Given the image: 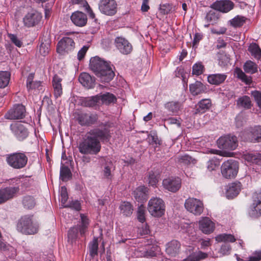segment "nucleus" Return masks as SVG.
Wrapping results in <instances>:
<instances>
[{"instance_id":"60","label":"nucleus","mask_w":261,"mask_h":261,"mask_svg":"<svg viewBox=\"0 0 261 261\" xmlns=\"http://www.w3.org/2000/svg\"><path fill=\"white\" fill-rule=\"evenodd\" d=\"M251 95L253 97L258 107L261 109V92L256 90L252 91Z\"/></svg>"},{"instance_id":"29","label":"nucleus","mask_w":261,"mask_h":261,"mask_svg":"<svg viewBox=\"0 0 261 261\" xmlns=\"http://www.w3.org/2000/svg\"><path fill=\"white\" fill-rule=\"evenodd\" d=\"M189 88L191 94L193 95H197L207 92L206 86L199 81H196L194 83L190 85Z\"/></svg>"},{"instance_id":"52","label":"nucleus","mask_w":261,"mask_h":261,"mask_svg":"<svg viewBox=\"0 0 261 261\" xmlns=\"http://www.w3.org/2000/svg\"><path fill=\"white\" fill-rule=\"evenodd\" d=\"M49 51V44L48 42H42L39 46V51L43 56H46Z\"/></svg>"},{"instance_id":"43","label":"nucleus","mask_w":261,"mask_h":261,"mask_svg":"<svg viewBox=\"0 0 261 261\" xmlns=\"http://www.w3.org/2000/svg\"><path fill=\"white\" fill-rule=\"evenodd\" d=\"M10 74L8 71H0V88H4L9 84Z\"/></svg>"},{"instance_id":"40","label":"nucleus","mask_w":261,"mask_h":261,"mask_svg":"<svg viewBox=\"0 0 261 261\" xmlns=\"http://www.w3.org/2000/svg\"><path fill=\"white\" fill-rule=\"evenodd\" d=\"M248 50L255 58L261 60V49L257 44L256 43L251 44L248 48Z\"/></svg>"},{"instance_id":"25","label":"nucleus","mask_w":261,"mask_h":261,"mask_svg":"<svg viewBox=\"0 0 261 261\" xmlns=\"http://www.w3.org/2000/svg\"><path fill=\"white\" fill-rule=\"evenodd\" d=\"M249 141L255 143L261 142V126H255L249 129L248 134Z\"/></svg>"},{"instance_id":"8","label":"nucleus","mask_w":261,"mask_h":261,"mask_svg":"<svg viewBox=\"0 0 261 261\" xmlns=\"http://www.w3.org/2000/svg\"><path fill=\"white\" fill-rule=\"evenodd\" d=\"M98 116L96 114L77 112L75 113V119L81 126H91L96 123Z\"/></svg>"},{"instance_id":"46","label":"nucleus","mask_w":261,"mask_h":261,"mask_svg":"<svg viewBox=\"0 0 261 261\" xmlns=\"http://www.w3.org/2000/svg\"><path fill=\"white\" fill-rule=\"evenodd\" d=\"M220 162L219 159L213 158L207 163V168L210 171L218 169L220 166Z\"/></svg>"},{"instance_id":"14","label":"nucleus","mask_w":261,"mask_h":261,"mask_svg":"<svg viewBox=\"0 0 261 261\" xmlns=\"http://www.w3.org/2000/svg\"><path fill=\"white\" fill-rule=\"evenodd\" d=\"M248 214L253 218L261 216V192L256 194L253 196L252 203L249 206Z\"/></svg>"},{"instance_id":"56","label":"nucleus","mask_w":261,"mask_h":261,"mask_svg":"<svg viewBox=\"0 0 261 261\" xmlns=\"http://www.w3.org/2000/svg\"><path fill=\"white\" fill-rule=\"evenodd\" d=\"M0 250L3 251L10 250L12 253L11 255H9V256L14 257L15 255V251L14 249L11 246L9 245L6 244L5 243L3 242L0 240Z\"/></svg>"},{"instance_id":"26","label":"nucleus","mask_w":261,"mask_h":261,"mask_svg":"<svg viewBox=\"0 0 261 261\" xmlns=\"http://www.w3.org/2000/svg\"><path fill=\"white\" fill-rule=\"evenodd\" d=\"M241 190L240 182H232L230 184L226 191V196L228 199H231L237 196Z\"/></svg>"},{"instance_id":"36","label":"nucleus","mask_w":261,"mask_h":261,"mask_svg":"<svg viewBox=\"0 0 261 261\" xmlns=\"http://www.w3.org/2000/svg\"><path fill=\"white\" fill-rule=\"evenodd\" d=\"M120 212L126 217H129L133 212V207L132 204L127 201H123L119 206Z\"/></svg>"},{"instance_id":"63","label":"nucleus","mask_w":261,"mask_h":261,"mask_svg":"<svg viewBox=\"0 0 261 261\" xmlns=\"http://www.w3.org/2000/svg\"><path fill=\"white\" fill-rule=\"evenodd\" d=\"M88 46H84L77 53V59L79 60H82L85 57V55L88 49Z\"/></svg>"},{"instance_id":"34","label":"nucleus","mask_w":261,"mask_h":261,"mask_svg":"<svg viewBox=\"0 0 261 261\" xmlns=\"http://www.w3.org/2000/svg\"><path fill=\"white\" fill-rule=\"evenodd\" d=\"M100 101V97L96 95L81 99V105L86 107H92L97 105Z\"/></svg>"},{"instance_id":"22","label":"nucleus","mask_w":261,"mask_h":261,"mask_svg":"<svg viewBox=\"0 0 261 261\" xmlns=\"http://www.w3.org/2000/svg\"><path fill=\"white\" fill-rule=\"evenodd\" d=\"M133 194L136 201L144 203L148 198V188L145 186H140L136 189Z\"/></svg>"},{"instance_id":"27","label":"nucleus","mask_w":261,"mask_h":261,"mask_svg":"<svg viewBox=\"0 0 261 261\" xmlns=\"http://www.w3.org/2000/svg\"><path fill=\"white\" fill-rule=\"evenodd\" d=\"M180 248V243L176 240H172L166 244V252L168 255L175 256L179 253Z\"/></svg>"},{"instance_id":"61","label":"nucleus","mask_w":261,"mask_h":261,"mask_svg":"<svg viewBox=\"0 0 261 261\" xmlns=\"http://www.w3.org/2000/svg\"><path fill=\"white\" fill-rule=\"evenodd\" d=\"M165 121L168 124H176L178 127L180 126V118L170 117L165 119Z\"/></svg>"},{"instance_id":"37","label":"nucleus","mask_w":261,"mask_h":261,"mask_svg":"<svg viewBox=\"0 0 261 261\" xmlns=\"http://www.w3.org/2000/svg\"><path fill=\"white\" fill-rule=\"evenodd\" d=\"M176 161L184 165H194L196 163V160L195 159L187 154L178 155L176 159Z\"/></svg>"},{"instance_id":"12","label":"nucleus","mask_w":261,"mask_h":261,"mask_svg":"<svg viewBox=\"0 0 261 261\" xmlns=\"http://www.w3.org/2000/svg\"><path fill=\"white\" fill-rule=\"evenodd\" d=\"M74 47L75 43L73 39L70 37H65L58 42L57 51L63 55L72 51Z\"/></svg>"},{"instance_id":"51","label":"nucleus","mask_w":261,"mask_h":261,"mask_svg":"<svg viewBox=\"0 0 261 261\" xmlns=\"http://www.w3.org/2000/svg\"><path fill=\"white\" fill-rule=\"evenodd\" d=\"M145 207L141 204L139 206L137 211V218L139 221L141 223H143L145 221Z\"/></svg>"},{"instance_id":"53","label":"nucleus","mask_w":261,"mask_h":261,"mask_svg":"<svg viewBox=\"0 0 261 261\" xmlns=\"http://www.w3.org/2000/svg\"><path fill=\"white\" fill-rule=\"evenodd\" d=\"M68 198V194L67 192L66 188L63 186L60 189V200H61V203L64 205H66Z\"/></svg>"},{"instance_id":"54","label":"nucleus","mask_w":261,"mask_h":261,"mask_svg":"<svg viewBox=\"0 0 261 261\" xmlns=\"http://www.w3.org/2000/svg\"><path fill=\"white\" fill-rule=\"evenodd\" d=\"M203 66L200 63H196L193 66V74L199 75L202 73L203 71Z\"/></svg>"},{"instance_id":"18","label":"nucleus","mask_w":261,"mask_h":261,"mask_svg":"<svg viewBox=\"0 0 261 261\" xmlns=\"http://www.w3.org/2000/svg\"><path fill=\"white\" fill-rule=\"evenodd\" d=\"M234 3L230 0L217 1L212 4L211 8L223 13H227L234 7Z\"/></svg>"},{"instance_id":"5","label":"nucleus","mask_w":261,"mask_h":261,"mask_svg":"<svg viewBox=\"0 0 261 261\" xmlns=\"http://www.w3.org/2000/svg\"><path fill=\"white\" fill-rule=\"evenodd\" d=\"M89 219L83 214H81V222L80 224L71 227L68 232V241L71 243L75 242L78 238V233L81 236L84 235L89 225Z\"/></svg>"},{"instance_id":"10","label":"nucleus","mask_w":261,"mask_h":261,"mask_svg":"<svg viewBox=\"0 0 261 261\" xmlns=\"http://www.w3.org/2000/svg\"><path fill=\"white\" fill-rule=\"evenodd\" d=\"M217 145L220 149L233 150L238 146V140L234 136L227 135L219 138Z\"/></svg>"},{"instance_id":"7","label":"nucleus","mask_w":261,"mask_h":261,"mask_svg":"<svg viewBox=\"0 0 261 261\" xmlns=\"http://www.w3.org/2000/svg\"><path fill=\"white\" fill-rule=\"evenodd\" d=\"M221 173L226 178L234 177L238 173L239 169L238 162L234 160H228L224 162L221 167Z\"/></svg>"},{"instance_id":"11","label":"nucleus","mask_w":261,"mask_h":261,"mask_svg":"<svg viewBox=\"0 0 261 261\" xmlns=\"http://www.w3.org/2000/svg\"><path fill=\"white\" fill-rule=\"evenodd\" d=\"M185 207L188 211L195 215H200L203 211L202 202L194 198L187 199L185 203Z\"/></svg>"},{"instance_id":"24","label":"nucleus","mask_w":261,"mask_h":261,"mask_svg":"<svg viewBox=\"0 0 261 261\" xmlns=\"http://www.w3.org/2000/svg\"><path fill=\"white\" fill-rule=\"evenodd\" d=\"M1 189L4 195L6 201L15 198L17 196V194L20 190L18 186L7 187L5 188H2Z\"/></svg>"},{"instance_id":"31","label":"nucleus","mask_w":261,"mask_h":261,"mask_svg":"<svg viewBox=\"0 0 261 261\" xmlns=\"http://www.w3.org/2000/svg\"><path fill=\"white\" fill-rule=\"evenodd\" d=\"M62 79L58 75H55L53 79L52 84L54 91V96L57 98L62 94Z\"/></svg>"},{"instance_id":"1","label":"nucleus","mask_w":261,"mask_h":261,"mask_svg":"<svg viewBox=\"0 0 261 261\" xmlns=\"http://www.w3.org/2000/svg\"><path fill=\"white\" fill-rule=\"evenodd\" d=\"M111 137L110 129L102 124L86 134L79 144V151L84 155H96L101 150L100 141L108 142Z\"/></svg>"},{"instance_id":"15","label":"nucleus","mask_w":261,"mask_h":261,"mask_svg":"<svg viewBox=\"0 0 261 261\" xmlns=\"http://www.w3.org/2000/svg\"><path fill=\"white\" fill-rule=\"evenodd\" d=\"M42 19L41 13L35 10L28 12L23 18L24 25L31 28L38 24Z\"/></svg>"},{"instance_id":"23","label":"nucleus","mask_w":261,"mask_h":261,"mask_svg":"<svg viewBox=\"0 0 261 261\" xmlns=\"http://www.w3.org/2000/svg\"><path fill=\"white\" fill-rule=\"evenodd\" d=\"M79 81L84 87L88 89L93 88L95 85L94 77H92L89 74L86 72L80 74Z\"/></svg>"},{"instance_id":"17","label":"nucleus","mask_w":261,"mask_h":261,"mask_svg":"<svg viewBox=\"0 0 261 261\" xmlns=\"http://www.w3.org/2000/svg\"><path fill=\"white\" fill-rule=\"evenodd\" d=\"M25 108L22 105H17L10 109L5 115L7 119H21L25 116Z\"/></svg>"},{"instance_id":"9","label":"nucleus","mask_w":261,"mask_h":261,"mask_svg":"<svg viewBox=\"0 0 261 261\" xmlns=\"http://www.w3.org/2000/svg\"><path fill=\"white\" fill-rule=\"evenodd\" d=\"M100 12L107 16L114 15L117 11V4L115 0H100L98 4Z\"/></svg>"},{"instance_id":"13","label":"nucleus","mask_w":261,"mask_h":261,"mask_svg":"<svg viewBox=\"0 0 261 261\" xmlns=\"http://www.w3.org/2000/svg\"><path fill=\"white\" fill-rule=\"evenodd\" d=\"M10 128L12 134L19 141H23L29 136V132L28 128L20 123H12L10 125Z\"/></svg>"},{"instance_id":"4","label":"nucleus","mask_w":261,"mask_h":261,"mask_svg":"<svg viewBox=\"0 0 261 261\" xmlns=\"http://www.w3.org/2000/svg\"><path fill=\"white\" fill-rule=\"evenodd\" d=\"M29 154V152L20 151L11 153L6 155V161L13 169H21L27 166Z\"/></svg>"},{"instance_id":"57","label":"nucleus","mask_w":261,"mask_h":261,"mask_svg":"<svg viewBox=\"0 0 261 261\" xmlns=\"http://www.w3.org/2000/svg\"><path fill=\"white\" fill-rule=\"evenodd\" d=\"M231 251V246L230 245L227 243H224L223 245H222L220 249V253H221L223 255H228L230 253Z\"/></svg>"},{"instance_id":"45","label":"nucleus","mask_w":261,"mask_h":261,"mask_svg":"<svg viewBox=\"0 0 261 261\" xmlns=\"http://www.w3.org/2000/svg\"><path fill=\"white\" fill-rule=\"evenodd\" d=\"M247 18L242 16L237 15L232 18L230 21V24L232 26L238 28L242 26L246 22Z\"/></svg>"},{"instance_id":"41","label":"nucleus","mask_w":261,"mask_h":261,"mask_svg":"<svg viewBox=\"0 0 261 261\" xmlns=\"http://www.w3.org/2000/svg\"><path fill=\"white\" fill-rule=\"evenodd\" d=\"M243 69L245 72L253 74L257 71V66L255 63L248 61L244 64Z\"/></svg>"},{"instance_id":"30","label":"nucleus","mask_w":261,"mask_h":261,"mask_svg":"<svg viewBox=\"0 0 261 261\" xmlns=\"http://www.w3.org/2000/svg\"><path fill=\"white\" fill-rule=\"evenodd\" d=\"M243 158L252 164L261 165V154L257 152H246L243 155Z\"/></svg>"},{"instance_id":"35","label":"nucleus","mask_w":261,"mask_h":261,"mask_svg":"<svg viewBox=\"0 0 261 261\" xmlns=\"http://www.w3.org/2000/svg\"><path fill=\"white\" fill-rule=\"evenodd\" d=\"M165 109L173 114H177L182 107V104L178 101H169L164 105Z\"/></svg>"},{"instance_id":"16","label":"nucleus","mask_w":261,"mask_h":261,"mask_svg":"<svg viewBox=\"0 0 261 261\" xmlns=\"http://www.w3.org/2000/svg\"><path fill=\"white\" fill-rule=\"evenodd\" d=\"M114 44L119 51L123 55H128L133 50L132 44L123 37H117L114 40Z\"/></svg>"},{"instance_id":"20","label":"nucleus","mask_w":261,"mask_h":261,"mask_svg":"<svg viewBox=\"0 0 261 261\" xmlns=\"http://www.w3.org/2000/svg\"><path fill=\"white\" fill-rule=\"evenodd\" d=\"M70 19L74 24L81 27L85 26L87 22V15L79 11L73 12L70 16Z\"/></svg>"},{"instance_id":"32","label":"nucleus","mask_w":261,"mask_h":261,"mask_svg":"<svg viewBox=\"0 0 261 261\" xmlns=\"http://www.w3.org/2000/svg\"><path fill=\"white\" fill-rule=\"evenodd\" d=\"M227 75L224 73L212 74L207 76V81L211 84L218 85L223 83Z\"/></svg>"},{"instance_id":"33","label":"nucleus","mask_w":261,"mask_h":261,"mask_svg":"<svg viewBox=\"0 0 261 261\" xmlns=\"http://www.w3.org/2000/svg\"><path fill=\"white\" fill-rule=\"evenodd\" d=\"M211 106V101L210 99L201 100L195 106V113H203L209 109Z\"/></svg>"},{"instance_id":"28","label":"nucleus","mask_w":261,"mask_h":261,"mask_svg":"<svg viewBox=\"0 0 261 261\" xmlns=\"http://www.w3.org/2000/svg\"><path fill=\"white\" fill-rule=\"evenodd\" d=\"M219 18V13L214 10L209 11L206 14L204 20L207 22L204 25L205 28H208L211 24L216 23Z\"/></svg>"},{"instance_id":"47","label":"nucleus","mask_w":261,"mask_h":261,"mask_svg":"<svg viewBox=\"0 0 261 261\" xmlns=\"http://www.w3.org/2000/svg\"><path fill=\"white\" fill-rule=\"evenodd\" d=\"M235 72L237 75V77L241 80L242 82L245 83L246 84H249L251 83V78L246 75L241 69L236 68Z\"/></svg>"},{"instance_id":"42","label":"nucleus","mask_w":261,"mask_h":261,"mask_svg":"<svg viewBox=\"0 0 261 261\" xmlns=\"http://www.w3.org/2000/svg\"><path fill=\"white\" fill-rule=\"evenodd\" d=\"M71 177V173L69 168L65 166H61L60 168V178L63 181H65L69 180Z\"/></svg>"},{"instance_id":"21","label":"nucleus","mask_w":261,"mask_h":261,"mask_svg":"<svg viewBox=\"0 0 261 261\" xmlns=\"http://www.w3.org/2000/svg\"><path fill=\"white\" fill-rule=\"evenodd\" d=\"M199 228L205 234L212 233L215 229V224L208 218H202L199 221Z\"/></svg>"},{"instance_id":"6","label":"nucleus","mask_w":261,"mask_h":261,"mask_svg":"<svg viewBox=\"0 0 261 261\" xmlns=\"http://www.w3.org/2000/svg\"><path fill=\"white\" fill-rule=\"evenodd\" d=\"M165 207L163 200L156 197L151 198L148 203V212L154 217H161L164 214Z\"/></svg>"},{"instance_id":"39","label":"nucleus","mask_w":261,"mask_h":261,"mask_svg":"<svg viewBox=\"0 0 261 261\" xmlns=\"http://www.w3.org/2000/svg\"><path fill=\"white\" fill-rule=\"evenodd\" d=\"M22 204L25 208L32 209L36 205V201L33 196L26 195L22 198Z\"/></svg>"},{"instance_id":"62","label":"nucleus","mask_w":261,"mask_h":261,"mask_svg":"<svg viewBox=\"0 0 261 261\" xmlns=\"http://www.w3.org/2000/svg\"><path fill=\"white\" fill-rule=\"evenodd\" d=\"M149 138H151V139L149 140V143L150 144L160 145L161 144V141L159 139L156 134H150Z\"/></svg>"},{"instance_id":"55","label":"nucleus","mask_w":261,"mask_h":261,"mask_svg":"<svg viewBox=\"0 0 261 261\" xmlns=\"http://www.w3.org/2000/svg\"><path fill=\"white\" fill-rule=\"evenodd\" d=\"M9 38L11 41L18 47H21L22 45V42L17 37L16 35L8 34Z\"/></svg>"},{"instance_id":"49","label":"nucleus","mask_w":261,"mask_h":261,"mask_svg":"<svg viewBox=\"0 0 261 261\" xmlns=\"http://www.w3.org/2000/svg\"><path fill=\"white\" fill-rule=\"evenodd\" d=\"M99 97H100V100H101L103 103H105L106 104L114 102L116 100L115 96L110 93L103 94L99 96Z\"/></svg>"},{"instance_id":"38","label":"nucleus","mask_w":261,"mask_h":261,"mask_svg":"<svg viewBox=\"0 0 261 261\" xmlns=\"http://www.w3.org/2000/svg\"><path fill=\"white\" fill-rule=\"evenodd\" d=\"M237 105L239 107L249 109L251 107V101L248 96H243L240 97L237 101Z\"/></svg>"},{"instance_id":"48","label":"nucleus","mask_w":261,"mask_h":261,"mask_svg":"<svg viewBox=\"0 0 261 261\" xmlns=\"http://www.w3.org/2000/svg\"><path fill=\"white\" fill-rule=\"evenodd\" d=\"M216 240L218 241L224 242V243L234 242L236 239L234 236L230 234H222L216 237Z\"/></svg>"},{"instance_id":"19","label":"nucleus","mask_w":261,"mask_h":261,"mask_svg":"<svg viewBox=\"0 0 261 261\" xmlns=\"http://www.w3.org/2000/svg\"><path fill=\"white\" fill-rule=\"evenodd\" d=\"M163 185L169 191L176 192L181 187V180L178 177L168 178L163 180Z\"/></svg>"},{"instance_id":"2","label":"nucleus","mask_w":261,"mask_h":261,"mask_svg":"<svg viewBox=\"0 0 261 261\" xmlns=\"http://www.w3.org/2000/svg\"><path fill=\"white\" fill-rule=\"evenodd\" d=\"M89 66L101 83H109L115 76L110 62L97 56L91 58Z\"/></svg>"},{"instance_id":"64","label":"nucleus","mask_w":261,"mask_h":261,"mask_svg":"<svg viewBox=\"0 0 261 261\" xmlns=\"http://www.w3.org/2000/svg\"><path fill=\"white\" fill-rule=\"evenodd\" d=\"M261 259V251L256 252L254 255L249 256L245 261H259Z\"/></svg>"},{"instance_id":"58","label":"nucleus","mask_w":261,"mask_h":261,"mask_svg":"<svg viewBox=\"0 0 261 261\" xmlns=\"http://www.w3.org/2000/svg\"><path fill=\"white\" fill-rule=\"evenodd\" d=\"M64 207H70L75 210L79 211L81 209V203L77 200H72L69 203L63 205Z\"/></svg>"},{"instance_id":"59","label":"nucleus","mask_w":261,"mask_h":261,"mask_svg":"<svg viewBox=\"0 0 261 261\" xmlns=\"http://www.w3.org/2000/svg\"><path fill=\"white\" fill-rule=\"evenodd\" d=\"M148 179L149 185L151 186H155L158 181L156 175L152 171L149 172Z\"/></svg>"},{"instance_id":"3","label":"nucleus","mask_w":261,"mask_h":261,"mask_svg":"<svg viewBox=\"0 0 261 261\" xmlns=\"http://www.w3.org/2000/svg\"><path fill=\"white\" fill-rule=\"evenodd\" d=\"M39 224L33 220V216L27 215L22 216L17 221L16 229L25 235L37 233L39 230Z\"/></svg>"},{"instance_id":"50","label":"nucleus","mask_w":261,"mask_h":261,"mask_svg":"<svg viewBox=\"0 0 261 261\" xmlns=\"http://www.w3.org/2000/svg\"><path fill=\"white\" fill-rule=\"evenodd\" d=\"M98 239L94 238L92 242L89 245L90 254L93 256L97 254L98 250Z\"/></svg>"},{"instance_id":"44","label":"nucleus","mask_w":261,"mask_h":261,"mask_svg":"<svg viewBox=\"0 0 261 261\" xmlns=\"http://www.w3.org/2000/svg\"><path fill=\"white\" fill-rule=\"evenodd\" d=\"M218 58L219 61V65L221 67H225L229 63V56L225 53L222 51L218 54Z\"/></svg>"}]
</instances>
